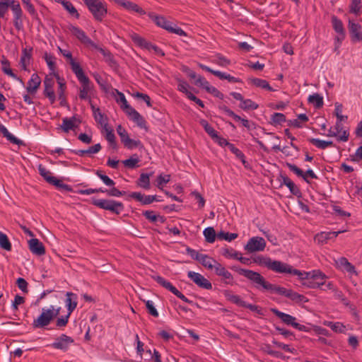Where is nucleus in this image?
<instances>
[{
	"mask_svg": "<svg viewBox=\"0 0 362 362\" xmlns=\"http://www.w3.org/2000/svg\"><path fill=\"white\" fill-rule=\"evenodd\" d=\"M230 269L250 280L257 290L262 291H268L272 293L285 296L296 303L308 302V299L305 296L292 289H287L284 287L269 283L259 272L243 269L237 265L230 267Z\"/></svg>",
	"mask_w": 362,
	"mask_h": 362,
	"instance_id": "obj_1",
	"label": "nucleus"
},
{
	"mask_svg": "<svg viewBox=\"0 0 362 362\" xmlns=\"http://www.w3.org/2000/svg\"><path fill=\"white\" fill-rule=\"evenodd\" d=\"M253 262L257 263L259 265L265 266L269 269L279 274H288L290 271V264L279 260H272L271 258L264 257L262 255L254 257Z\"/></svg>",
	"mask_w": 362,
	"mask_h": 362,
	"instance_id": "obj_2",
	"label": "nucleus"
},
{
	"mask_svg": "<svg viewBox=\"0 0 362 362\" xmlns=\"http://www.w3.org/2000/svg\"><path fill=\"white\" fill-rule=\"evenodd\" d=\"M92 204L113 214L119 215L124 209L122 202L110 199H92Z\"/></svg>",
	"mask_w": 362,
	"mask_h": 362,
	"instance_id": "obj_3",
	"label": "nucleus"
},
{
	"mask_svg": "<svg viewBox=\"0 0 362 362\" xmlns=\"http://www.w3.org/2000/svg\"><path fill=\"white\" fill-rule=\"evenodd\" d=\"M94 19L101 22L107 13V8L102 0H83Z\"/></svg>",
	"mask_w": 362,
	"mask_h": 362,
	"instance_id": "obj_4",
	"label": "nucleus"
},
{
	"mask_svg": "<svg viewBox=\"0 0 362 362\" xmlns=\"http://www.w3.org/2000/svg\"><path fill=\"white\" fill-rule=\"evenodd\" d=\"M289 272L288 274L298 276V279H308L310 276L313 278L315 281L322 283V286L325 284V280L327 276L322 272L320 270H313L311 272H302L300 270L294 269L291 265L289 267Z\"/></svg>",
	"mask_w": 362,
	"mask_h": 362,
	"instance_id": "obj_5",
	"label": "nucleus"
},
{
	"mask_svg": "<svg viewBox=\"0 0 362 362\" xmlns=\"http://www.w3.org/2000/svg\"><path fill=\"white\" fill-rule=\"evenodd\" d=\"M224 296L228 300L237 305L238 306L248 308L252 312H255L260 315H263L262 308L256 305L246 303L245 301L243 300L238 295L232 294L230 291H225Z\"/></svg>",
	"mask_w": 362,
	"mask_h": 362,
	"instance_id": "obj_6",
	"label": "nucleus"
},
{
	"mask_svg": "<svg viewBox=\"0 0 362 362\" xmlns=\"http://www.w3.org/2000/svg\"><path fill=\"white\" fill-rule=\"evenodd\" d=\"M66 29L81 43L93 48H98V45L80 28L72 24H69L67 25Z\"/></svg>",
	"mask_w": 362,
	"mask_h": 362,
	"instance_id": "obj_7",
	"label": "nucleus"
},
{
	"mask_svg": "<svg viewBox=\"0 0 362 362\" xmlns=\"http://www.w3.org/2000/svg\"><path fill=\"white\" fill-rule=\"evenodd\" d=\"M153 279L161 286L168 290L174 295H175L177 298L181 299L185 303L189 304H194L192 300H189L186 298L180 291H178L170 281L165 279L163 277L160 276H156L153 277Z\"/></svg>",
	"mask_w": 362,
	"mask_h": 362,
	"instance_id": "obj_8",
	"label": "nucleus"
},
{
	"mask_svg": "<svg viewBox=\"0 0 362 362\" xmlns=\"http://www.w3.org/2000/svg\"><path fill=\"white\" fill-rule=\"evenodd\" d=\"M266 247V241L262 237H252L245 245L244 249L248 252L263 251Z\"/></svg>",
	"mask_w": 362,
	"mask_h": 362,
	"instance_id": "obj_9",
	"label": "nucleus"
},
{
	"mask_svg": "<svg viewBox=\"0 0 362 362\" xmlns=\"http://www.w3.org/2000/svg\"><path fill=\"white\" fill-rule=\"evenodd\" d=\"M52 315L48 309L43 308L39 317L33 322V327L35 329L43 328L50 324L53 320Z\"/></svg>",
	"mask_w": 362,
	"mask_h": 362,
	"instance_id": "obj_10",
	"label": "nucleus"
},
{
	"mask_svg": "<svg viewBox=\"0 0 362 362\" xmlns=\"http://www.w3.org/2000/svg\"><path fill=\"white\" fill-rule=\"evenodd\" d=\"M332 25L334 30L337 33L335 37V42L341 45L346 37V32L342 21L336 16H332Z\"/></svg>",
	"mask_w": 362,
	"mask_h": 362,
	"instance_id": "obj_11",
	"label": "nucleus"
},
{
	"mask_svg": "<svg viewBox=\"0 0 362 362\" xmlns=\"http://www.w3.org/2000/svg\"><path fill=\"white\" fill-rule=\"evenodd\" d=\"M286 165L287 168L298 177H302L307 183H310L308 177L312 179H317V176L311 169H308L305 172H303L300 168L294 164L286 163Z\"/></svg>",
	"mask_w": 362,
	"mask_h": 362,
	"instance_id": "obj_12",
	"label": "nucleus"
},
{
	"mask_svg": "<svg viewBox=\"0 0 362 362\" xmlns=\"http://www.w3.org/2000/svg\"><path fill=\"white\" fill-rule=\"evenodd\" d=\"M74 342V340L69 336L65 334H61L55 339L50 346L54 349H59L63 351H66L69 346Z\"/></svg>",
	"mask_w": 362,
	"mask_h": 362,
	"instance_id": "obj_13",
	"label": "nucleus"
},
{
	"mask_svg": "<svg viewBox=\"0 0 362 362\" xmlns=\"http://www.w3.org/2000/svg\"><path fill=\"white\" fill-rule=\"evenodd\" d=\"M78 81L81 84L79 88V98L83 100H86L90 97L94 86L88 77Z\"/></svg>",
	"mask_w": 362,
	"mask_h": 362,
	"instance_id": "obj_14",
	"label": "nucleus"
},
{
	"mask_svg": "<svg viewBox=\"0 0 362 362\" xmlns=\"http://www.w3.org/2000/svg\"><path fill=\"white\" fill-rule=\"evenodd\" d=\"M188 277L193 281L199 287L210 290L212 288L211 283L199 273L189 271Z\"/></svg>",
	"mask_w": 362,
	"mask_h": 362,
	"instance_id": "obj_15",
	"label": "nucleus"
},
{
	"mask_svg": "<svg viewBox=\"0 0 362 362\" xmlns=\"http://www.w3.org/2000/svg\"><path fill=\"white\" fill-rule=\"evenodd\" d=\"M43 83L45 86L43 94L49 98L50 103L53 104L56 100V95L53 89L54 81L52 78L46 76Z\"/></svg>",
	"mask_w": 362,
	"mask_h": 362,
	"instance_id": "obj_16",
	"label": "nucleus"
},
{
	"mask_svg": "<svg viewBox=\"0 0 362 362\" xmlns=\"http://www.w3.org/2000/svg\"><path fill=\"white\" fill-rule=\"evenodd\" d=\"M280 185H286L291 193L297 197H301L302 193L299 187L286 175L280 174Z\"/></svg>",
	"mask_w": 362,
	"mask_h": 362,
	"instance_id": "obj_17",
	"label": "nucleus"
},
{
	"mask_svg": "<svg viewBox=\"0 0 362 362\" xmlns=\"http://www.w3.org/2000/svg\"><path fill=\"white\" fill-rule=\"evenodd\" d=\"M348 28L349 34L353 42L362 41V28L358 23L349 21Z\"/></svg>",
	"mask_w": 362,
	"mask_h": 362,
	"instance_id": "obj_18",
	"label": "nucleus"
},
{
	"mask_svg": "<svg viewBox=\"0 0 362 362\" xmlns=\"http://www.w3.org/2000/svg\"><path fill=\"white\" fill-rule=\"evenodd\" d=\"M218 109L224 112L228 116L232 117L235 122H240L242 125L247 129H250V121L247 119L242 118L240 116L235 114L233 110L225 105H219Z\"/></svg>",
	"mask_w": 362,
	"mask_h": 362,
	"instance_id": "obj_19",
	"label": "nucleus"
},
{
	"mask_svg": "<svg viewBox=\"0 0 362 362\" xmlns=\"http://www.w3.org/2000/svg\"><path fill=\"white\" fill-rule=\"evenodd\" d=\"M129 197L140 202L141 205H148L156 200V195H145L139 192L129 193Z\"/></svg>",
	"mask_w": 362,
	"mask_h": 362,
	"instance_id": "obj_20",
	"label": "nucleus"
},
{
	"mask_svg": "<svg viewBox=\"0 0 362 362\" xmlns=\"http://www.w3.org/2000/svg\"><path fill=\"white\" fill-rule=\"evenodd\" d=\"M341 233L342 231H323L315 235V241L318 244L324 245L327 243L329 240H334Z\"/></svg>",
	"mask_w": 362,
	"mask_h": 362,
	"instance_id": "obj_21",
	"label": "nucleus"
},
{
	"mask_svg": "<svg viewBox=\"0 0 362 362\" xmlns=\"http://www.w3.org/2000/svg\"><path fill=\"white\" fill-rule=\"evenodd\" d=\"M147 15L157 26L160 27L167 31H168V29L170 28L173 25L172 22L167 21L163 16L156 15L153 12H149Z\"/></svg>",
	"mask_w": 362,
	"mask_h": 362,
	"instance_id": "obj_22",
	"label": "nucleus"
},
{
	"mask_svg": "<svg viewBox=\"0 0 362 362\" xmlns=\"http://www.w3.org/2000/svg\"><path fill=\"white\" fill-rule=\"evenodd\" d=\"M270 311L279 317L284 324L294 327L296 322V318L295 317L289 314L284 313L274 308H271Z\"/></svg>",
	"mask_w": 362,
	"mask_h": 362,
	"instance_id": "obj_23",
	"label": "nucleus"
},
{
	"mask_svg": "<svg viewBox=\"0 0 362 362\" xmlns=\"http://www.w3.org/2000/svg\"><path fill=\"white\" fill-rule=\"evenodd\" d=\"M28 247L30 252L37 256L45 254V247L42 242L37 238H32L28 241Z\"/></svg>",
	"mask_w": 362,
	"mask_h": 362,
	"instance_id": "obj_24",
	"label": "nucleus"
},
{
	"mask_svg": "<svg viewBox=\"0 0 362 362\" xmlns=\"http://www.w3.org/2000/svg\"><path fill=\"white\" fill-rule=\"evenodd\" d=\"M118 5L123 7L124 9L129 11H133L135 13H137L140 15H145L146 14V12L141 8L138 4L130 1H126V0H120L119 1Z\"/></svg>",
	"mask_w": 362,
	"mask_h": 362,
	"instance_id": "obj_25",
	"label": "nucleus"
},
{
	"mask_svg": "<svg viewBox=\"0 0 362 362\" xmlns=\"http://www.w3.org/2000/svg\"><path fill=\"white\" fill-rule=\"evenodd\" d=\"M127 115L129 117L130 119L136 123L140 128L147 130L146 121L134 108L127 112Z\"/></svg>",
	"mask_w": 362,
	"mask_h": 362,
	"instance_id": "obj_26",
	"label": "nucleus"
},
{
	"mask_svg": "<svg viewBox=\"0 0 362 362\" xmlns=\"http://www.w3.org/2000/svg\"><path fill=\"white\" fill-rule=\"evenodd\" d=\"M41 79L37 74H33L28 82L26 90L30 94H35L39 88Z\"/></svg>",
	"mask_w": 362,
	"mask_h": 362,
	"instance_id": "obj_27",
	"label": "nucleus"
},
{
	"mask_svg": "<svg viewBox=\"0 0 362 362\" xmlns=\"http://www.w3.org/2000/svg\"><path fill=\"white\" fill-rule=\"evenodd\" d=\"M153 175V172L150 173H142L136 180V185L142 189L148 190L151 189L150 177Z\"/></svg>",
	"mask_w": 362,
	"mask_h": 362,
	"instance_id": "obj_28",
	"label": "nucleus"
},
{
	"mask_svg": "<svg viewBox=\"0 0 362 362\" xmlns=\"http://www.w3.org/2000/svg\"><path fill=\"white\" fill-rule=\"evenodd\" d=\"M248 83L257 88L267 90L268 91H274V89L269 85L267 81L259 78H249Z\"/></svg>",
	"mask_w": 362,
	"mask_h": 362,
	"instance_id": "obj_29",
	"label": "nucleus"
},
{
	"mask_svg": "<svg viewBox=\"0 0 362 362\" xmlns=\"http://www.w3.org/2000/svg\"><path fill=\"white\" fill-rule=\"evenodd\" d=\"M66 296V307L67 308L69 315H71L77 306V295L72 292H67Z\"/></svg>",
	"mask_w": 362,
	"mask_h": 362,
	"instance_id": "obj_30",
	"label": "nucleus"
},
{
	"mask_svg": "<svg viewBox=\"0 0 362 362\" xmlns=\"http://www.w3.org/2000/svg\"><path fill=\"white\" fill-rule=\"evenodd\" d=\"M1 69L4 74L12 77L13 78L18 80L22 84H23V80L18 77L17 75L13 72L12 69L10 67V62L4 56H2V58L1 59Z\"/></svg>",
	"mask_w": 362,
	"mask_h": 362,
	"instance_id": "obj_31",
	"label": "nucleus"
},
{
	"mask_svg": "<svg viewBox=\"0 0 362 362\" xmlns=\"http://www.w3.org/2000/svg\"><path fill=\"white\" fill-rule=\"evenodd\" d=\"M39 174L45 179V180L50 185H54L57 183V177L52 175V173L47 170L42 164L38 165Z\"/></svg>",
	"mask_w": 362,
	"mask_h": 362,
	"instance_id": "obj_32",
	"label": "nucleus"
},
{
	"mask_svg": "<svg viewBox=\"0 0 362 362\" xmlns=\"http://www.w3.org/2000/svg\"><path fill=\"white\" fill-rule=\"evenodd\" d=\"M76 120L75 116L70 118L64 117L62 119V124L60 128L66 133H68L70 130H74L78 127V124H75Z\"/></svg>",
	"mask_w": 362,
	"mask_h": 362,
	"instance_id": "obj_33",
	"label": "nucleus"
},
{
	"mask_svg": "<svg viewBox=\"0 0 362 362\" xmlns=\"http://www.w3.org/2000/svg\"><path fill=\"white\" fill-rule=\"evenodd\" d=\"M98 50L105 57V62L108 64V65L112 68H117V63L114 58L113 54L107 49H103L98 45V48H95Z\"/></svg>",
	"mask_w": 362,
	"mask_h": 362,
	"instance_id": "obj_34",
	"label": "nucleus"
},
{
	"mask_svg": "<svg viewBox=\"0 0 362 362\" xmlns=\"http://www.w3.org/2000/svg\"><path fill=\"white\" fill-rule=\"evenodd\" d=\"M13 24L15 27V28L18 31L23 30L24 25H23V12L22 9H20V11L13 12Z\"/></svg>",
	"mask_w": 362,
	"mask_h": 362,
	"instance_id": "obj_35",
	"label": "nucleus"
},
{
	"mask_svg": "<svg viewBox=\"0 0 362 362\" xmlns=\"http://www.w3.org/2000/svg\"><path fill=\"white\" fill-rule=\"evenodd\" d=\"M69 64L71 65V71L76 75L78 81L88 78V76L85 75L83 70L78 62H76L74 59H71V62H69Z\"/></svg>",
	"mask_w": 362,
	"mask_h": 362,
	"instance_id": "obj_36",
	"label": "nucleus"
},
{
	"mask_svg": "<svg viewBox=\"0 0 362 362\" xmlns=\"http://www.w3.org/2000/svg\"><path fill=\"white\" fill-rule=\"evenodd\" d=\"M132 40L137 45H139V47L144 48L148 51L152 50V47L154 45L151 42L147 41L146 39H144V37H142L138 35H135L132 37Z\"/></svg>",
	"mask_w": 362,
	"mask_h": 362,
	"instance_id": "obj_37",
	"label": "nucleus"
},
{
	"mask_svg": "<svg viewBox=\"0 0 362 362\" xmlns=\"http://www.w3.org/2000/svg\"><path fill=\"white\" fill-rule=\"evenodd\" d=\"M101 148L100 144H96L94 146H90L86 150H73L72 152L79 156H83L85 154L97 153L100 151Z\"/></svg>",
	"mask_w": 362,
	"mask_h": 362,
	"instance_id": "obj_38",
	"label": "nucleus"
},
{
	"mask_svg": "<svg viewBox=\"0 0 362 362\" xmlns=\"http://www.w3.org/2000/svg\"><path fill=\"white\" fill-rule=\"evenodd\" d=\"M114 92L118 95L119 99H117V102H120L122 103L121 108L125 112L126 114L127 112H129L133 109V107L128 103L123 93L119 91L117 89H114Z\"/></svg>",
	"mask_w": 362,
	"mask_h": 362,
	"instance_id": "obj_39",
	"label": "nucleus"
},
{
	"mask_svg": "<svg viewBox=\"0 0 362 362\" xmlns=\"http://www.w3.org/2000/svg\"><path fill=\"white\" fill-rule=\"evenodd\" d=\"M240 108L245 111L248 110H257L259 107L258 104L255 103L254 101H252L251 99H245L241 101L240 104L239 105Z\"/></svg>",
	"mask_w": 362,
	"mask_h": 362,
	"instance_id": "obj_40",
	"label": "nucleus"
},
{
	"mask_svg": "<svg viewBox=\"0 0 362 362\" xmlns=\"http://www.w3.org/2000/svg\"><path fill=\"white\" fill-rule=\"evenodd\" d=\"M337 263L340 266L344 267L346 272L349 273H356L355 267L351 264L346 257H341L339 258L337 261Z\"/></svg>",
	"mask_w": 362,
	"mask_h": 362,
	"instance_id": "obj_41",
	"label": "nucleus"
},
{
	"mask_svg": "<svg viewBox=\"0 0 362 362\" xmlns=\"http://www.w3.org/2000/svg\"><path fill=\"white\" fill-rule=\"evenodd\" d=\"M203 234L205 237V240L207 243H214L217 234L213 227H208L204 230Z\"/></svg>",
	"mask_w": 362,
	"mask_h": 362,
	"instance_id": "obj_42",
	"label": "nucleus"
},
{
	"mask_svg": "<svg viewBox=\"0 0 362 362\" xmlns=\"http://www.w3.org/2000/svg\"><path fill=\"white\" fill-rule=\"evenodd\" d=\"M299 279L302 281V284L304 286H306L307 288H318L320 286H322V282L315 281L313 279V278H311V276H310V278H308V279Z\"/></svg>",
	"mask_w": 362,
	"mask_h": 362,
	"instance_id": "obj_43",
	"label": "nucleus"
},
{
	"mask_svg": "<svg viewBox=\"0 0 362 362\" xmlns=\"http://www.w3.org/2000/svg\"><path fill=\"white\" fill-rule=\"evenodd\" d=\"M308 102L313 103L315 107L319 109L323 106V98L318 93L309 95Z\"/></svg>",
	"mask_w": 362,
	"mask_h": 362,
	"instance_id": "obj_44",
	"label": "nucleus"
},
{
	"mask_svg": "<svg viewBox=\"0 0 362 362\" xmlns=\"http://www.w3.org/2000/svg\"><path fill=\"white\" fill-rule=\"evenodd\" d=\"M124 165L129 169H134L138 167V163L139 162V159L136 154L133 155L129 158L124 160L122 161Z\"/></svg>",
	"mask_w": 362,
	"mask_h": 362,
	"instance_id": "obj_45",
	"label": "nucleus"
},
{
	"mask_svg": "<svg viewBox=\"0 0 362 362\" xmlns=\"http://www.w3.org/2000/svg\"><path fill=\"white\" fill-rule=\"evenodd\" d=\"M66 83H59V88H58V95H59V99L60 100V105L62 106H66L67 102L65 97V90H66Z\"/></svg>",
	"mask_w": 362,
	"mask_h": 362,
	"instance_id": "obj_46",
	"label": "nucleus"
},
{
	"mask_svg": "<svg viewBox=\"0 0 362 362\" xmlns=\"http://www.w3.org/2000/svg\"><path fill=\"white\" fill-rule=\"evenodd\" d=\"M238 237V234L236 233H229L220 231L217 233V238L219 240H225L228 242H231L232 240L236 239Z\"/></svg>",
	"mask_w": 362,
	"mask_h": 362,
	"instance_id": "obj_47",
	"label": "nucleus"
},
{
	"mask_svg": "<svg viewBox=\"0 0 362 362\" xmlns=\"http://www.w3.org/2000/svg\"><path fill=\"white\" fill-rule=\"evenodd\" d=\"M286 122V116L283 113L275 112L271 116L270 124L272 125L281 124L283 122Z\"/></svg>",
	"mask_w": 362,
	"mask_h": 362,
	"instance_id": "obj_48",
	"label": "nucleus"
},
{
	"mask_svg": "<svg viewBox=\"0 0 362 362\" xmlns=\"http://www.w3.org/2000/svg\"><path fill=\"white\" fill-rule=\"evenodd\" d=\"M101 193H105L109 197H119L126 194L127 192L125 191H120L113 186L110 189H103V192H101Z\"/></svg>",
	"mask_w": 362,
	"mask_h": 362,
	"instance_id": "obj_49",
	"label": "nucleus"
},
{
	"mask_svg": "<svg viewBox=\"0 0 362 362\" xmlns=\"http://www.w3.org/2000/svg\"><path fill=\"white\" fill-rule=\"evenodd\" d=\"M0 247L6 250H11V243L6 234L0 232Z\"/></svg>",
	"mask_w": 362,
	"mask_h": 362,
	"instance_id": "obj_50",
	"label": "nucleus"
},
{
	"mask_svg": "<svg viewBox=\"0 0 362 362\" xmlns=\"http://www.w3.org/2000/svg\"><path fill=\"white\" fill-rule=\"evenodd\" d=\"M214 260L215 259L209 257L207 255L204 254L201 256V259L199 262L205 268L212 270L214 267Z\"/></svg>",
	"mask_w": 362,
	"mask_h": 362,
	"instance_id": "obj_51",
	"label": "nucleus"
},
{
	"mask_svg": "<svg viewBox=\"0 0 362 362\" xmlns=\"http://www.w3.org/2000/svg\"><path fill=\"white\" fill-rule=\"evenodd\" d=\"M95 175L100 178L105 185L108 187H113L115 185V182L113 180L110 178L107 175H105L102 170H97Z\"/></svg>",
	"mask_w": 362,
	"mask_h": 362,
	"instance_id": "obj_52",
	"label": "nucleus"
},
{
	"mask_svg": "<svg viewBox=\"0 0 362 362\" xmlns=\"http://www.w3.org/2000/svg\"><path fill=\"white\" fill-rule=\"evenodd\" d=\"M221 255L226 258L237 259L238 256L240 255L241 253L233 250V248L224 247L221 250Z\"/></svg>",
	"mask_w": 362,
	"mask_h": 362,
	"instance_id": "obj_53",
	"label": "nucleus"
},
{
	"mask_svg": "<svg viewBox=\"0 0 362 362\" xmlns=\"http://www.w3.org/2000/svg\"><path fill=\"white\" fill-rule=\"evenodd\" d=\"M122 144L128 149H132L137 147H143V145L139 140L132 139L129 138V136L126 138Z\"/></svg>",
	"mask_w": 362,
	"mask_h": 362,
	"instance_id": "obj_54",
	"label": "nucleus"
},
{
	"mask_svg": "<svg viewBox=\"0 0 362 362\" xmlns=\"http://www.w3.org/2000/svg\"><path fill=\"white\" fill-rule=\"evenodd\" d=\"M228 148L235 155L236 158L240 159L243 164L245 165L247 162L245 160V156L244 153L239 148H236L233 144H230V145L228 146Z\"/></svg>",
	"mask_w": 362,
	"mask_h": 362,
	"instance_id": "obj_55",
	"label": "nucleus"
},
{
	"mask_svg": "<svg viewBox=\"0 0 362 362\" xmlns=\"http://www.w3.org/2000/svg\"><path fill=\"white\" fill-rule=\"evenodd\" d=\"M63 6L69 13L70 15L75 17L76 19H78L80 18L79 13L71 1H68L66 3H64Z\"/></svg>",
	"mask_w": 362,
	"mask_h": 362,
	"instance_id": "obj_56",
	"label": "nucleus"
},
{
	"mask_svg": "<svg viewBox=\"0 0 362 362\" xmlns=\"http://www.w3.org/2000/svg\"><path fill=\"white\" fill-rule=\"evenodd\" d=\"M93 117L95 120L98 123L100 124L101 125H103L104 129H106V127H107V118L103 114L101 113L100 109L99 111H97L93 113Z\"/></svg>",
	"mask_w": 362,
	"mask_h": 362,
	"instance_id": "obj_57",
	"label": "nucleus"
},
{
	"mask_svg": "<svg viewBox=\"0 0 362 362\" xmlns=\"http://www.w3.org/2000/svg\"><path fill=\"white\" fill-rule=\"evenodd\" d=\"M217 77H218L221 80H227L230 83H240L242 82L241 79L239 78L234 77L230 74L218 71V74H217Z\"/></svg>",
	"mask_w": 362,
	"mask_h": 362,
	"instance_id": "obj_58",
	"label": "nucleus"
},
{
	"mask_svg": "<svg viewBox=\"0 0 362 362\" xmlns=\"http://www.w3.org/2000/svg\"><path fill=\"white\" fill-rule=\"evenodd\" d=\"M94 78L100 86V88L105 93H107L110 89V86L107 83V82L103 79L101 76L98 74L94 75Z\"/></svg>",
	"mask_w": 362,
	"mask_h": 362,
	"instance_id": "obj_59",
	"label": "nucleus"
},
{
	"mask_svg": "<svg viewBox=\"0 0 362 362\" xmlns=\"http://www.w3.org/2000/svg\"><path fill=\"white\" fill-rule=\"evenodd\" d=\"M143 301L145 303L146 308V309L148 310V313L151 315H152V316H153L155 317H158V312L156 310V308H155L153 301L149 300H144Z\"/></svg>",
	"mask_w": 362,
	"mask_h": 362,
	"instance_id": "obj_60",
	"label": "nucleus"
},
{
	"mask_svg": "<svg viewBox=\"0 0 362 362\" xmlns=\"http://www.w3.org/2000/svg\"><path fill=\"white\" fill-rule=\"evenodd\" d=\"M178 85H177V90L182 93H185L187 98H188V95H189V93H192L190 91L188 90V88L190 87L189 85L185 81L179 79L178 80Z\"/></svg>",
	"mask_w": 362,
	"mask_h": 362,
	"instance_id": "obj_61",
	"label": "nucleus"
},
{
	"mask_svg": "<svg viewBox=\"0 0 362 362\" xmlns=\"http://www.w3.org/2000/svg\"><path fill=\"white\" fill-rule=\"evenodd\" d=\"M308 141L315 146L317 148L320 149H325L327 148V141L321 140L315 138H308Z\"/></svg>",
	"mask_w": 362,
	"mask_h": 362,
	"instance_id": "obj_62",
	"label": "nucleus"
},
{
	"mask_svg": "<svg viewBox=\"0 0 362 362\" xmlns=\"http://www.w3.org/2000/svg\"><path fill=\"white\" fill-rule=\"evenodd\" d=\"M170 175H163L162 174L159 175L157 177V180H156V182H157V185L156 186L158 187V189H161L162 191L164 190L163 189V187L162 185L163 184H167L170 182Z\"/></svg>",
	"mask_w": 362,
	"mask_h": 362,
	"instance_id": "obj_63",
	"label": "nucleus"
},
{
	"mask_svg": "<svg viewBox=\"0 0 362 362\" xmlns=\"http://www.w3.org/2000/svg\"><path fill=\"white\" fill-rule=\"evenodd\" d=\"M361 0H351V4L349 5V11L350 13H354L355 15H358L360 12Z\"/></svg>",
	"mask_w": 362,
	"mask_h": 362,
	"instance_id": "obj_64",
	"label": "nucleus"
}]
</instances>
